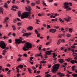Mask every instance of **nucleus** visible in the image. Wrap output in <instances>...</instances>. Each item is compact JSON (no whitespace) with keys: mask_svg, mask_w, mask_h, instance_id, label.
I'll return each instance as SVG.
<instances>
[{"mask_svg":"<svg viewBox=\"0 0 77 77\" xmlns=\"http://www.w3.org/2000/svg\"><path fill=\"white\" fill-rule=\"evenodd\" d=\"M30 12H28L27 11L25 12L22 14V16H21V18L22 19H23L24 18H29V20H31L32 19V17L30 15Z\"/></svg>","mask_w":77,"mask_h":77,"instance_id":"f257e3e1","label":"nucleus"},{"mask_svg":"<svg viewBox=\"0 0 77 77\" xmlns=\"http://www.w3.org/2000/svg\"><path fill=\"white\" fill-rule=\"evenodd\" d=\"M32 45L30 43L27 42L26 43V45L23 47V50L24 51H26L27 50H29V48H32Z\"/></svg>","mask_w":77,"mask_h":77,"instance_id":"f03ea898","label":"nucleus"},{"mask_svg":"<svg viewBox=\"0 0 77 77\" xmlns=\"http://www.w3.org/2000/svg\"><path fill=\"white\" fill-rule=\"evenodd\" d=\"M60 64H56L54 65L53 66V69L51 70V72L53 73H55L57 71V69L59 68Z\"/></svg>","mask_w":77,"mask_h":77,"instance_id":"7ed1b4c3","label":"nucleus"},{"mask_svg":"<svg viewBox=\"0 0 77 77\" xmlns=\"http://www.w3.org/2000/svg\"><path fill=\"white\" fill-rule=\"evenodd\" d=\"M19 38L20 39H15V43L16 44H20L21 43H22V44H24V43H25L26 42V41H23L22 39H23V38L22 37H20Z\"/></svg>","mask_w":77,"mask_h":77,"instance_id":"20e7f679","label":"nucleus"},{"mask_svg":"<svg viewBox=\"0 0 77 77\" xmlns=\"http://www.w3.org/2000/svg\"><path fill=\"white\" fill-rule=\"evenodd\" d=\"M0 47L2 49H5V48H6V50L9 49V47L6 46V44L3 41H1L0 42Z\"/></svg>","mask_w":77,"mask_h":77,"instance_id":"39448f33","label":"nucleus"},{"mask_svg":"<svg viewBox=\"0 0 77 77\" xmlns=\"http://www.w3.org/2000/svg\"><path fill=\"white\" fill-rule=\"evenodd\" d=\"M53 51L52 50H51L50 51H47L46 52V54L45 55V56H46L47 55H51V52Z\"/></svg>","mask_w":77,"mask_h":77,"instance_id":"423d86ee","label":"nucleus"},{"mask_svg":"<svg viewBox=\"0 0 77 77\" xmlns=\"http://www.w3.org/2000/svg\"><path fill=\"white\" fill-rule=\"evenodd\" d=\"M27 7H26L25 8L27 11H28V12H31L32 11V8H31V7L30 6L28 5L27 6Z\"/></svg>","mask_w":77,"mask_h":77,"instance_id":"0eeeda50","label":"nucleus"},{"mask_svg":"<svg viewBox=\"0 0 77 77\" xmlns=\"http://www.w3.org/2000/svg\"><path fill=\"white\" fill-rule=\"evenodd\" d=\"M69 3L68 2H65L64 3V8L65 9H67L68 8L69 6L68 5Z\"/></svg>","mask_w":77,"mask_h":77,"instance_id":"6e6552de","label":"nucleus"},{"mask_svg":"<svg viewBox=\"0 0 77 77\" xmlns=\"http://www.w3.org/2000/svg\"><path fill=\"white\" fill-rule=\"evenodd\" d=\"M61 39H60L58 41V42H57V44L58 45H59L60 44V42H62L63 43H64L65 41V40L64 39H62L61 40Z\"/></svg>","mask_w":77,"mask_h":77,"instance_id":"1a4fd4ad","label":"nucleus"},{"mask_svg":"<svg viewBox=\"0 0 77 77\" xmlns=\"http://www.w3.org/2000/svg\"><path fill=\"white\" fill-rule=\"evenodd\" d=\"M31 35V33L30 32H28V33H24L23 34V36H26V37H28L29 35Z\"/></svg>","mask_w":77,"mask_h":77,"instance_id":"9d476101","label":"nucleus"},{"mask_svg":"<svg viewBox=\"0 0 77 77\" xmlns=\"http://www.w3.org/2000/svg\"><path fill=\"white\" fill-rule=\"evenodd\" d=\"M49 31L50 32L54 33L57 32V30L56 29H51L49 30Z\"/></svg>","mask_w":77,"mask_h":77,"instance_id":"9b49d317","label":"nucleus"},{"mask_svg":"<svg viewBox=\"0 0 77 77\" xmlns=\"http://www.w3.org/2000/svg\"><path fill=\"white\" fill-rule=\"evenodd\" d=\"M70 19H71V17H68L67 18H65L64 20L66 21H69L70 20Z\"/></svg>","mask_w":77,"mask_h":77,"instance_id":"f8f14e48","label":"nucleus"},{"mask_svg":"<svg viewBox=\"0 0 77 77\" xmlns=\"http://www.w3.org/2000/svg\"><path fill=\"white\" fill-rule=\"evenodd\" d=\"M58 75H60V77H63V76H65V74H63V73H57Z\"/></svg>","mask_w":77,"mask_h":77,"instance_id":"ddd939ff","label":"nucleus"},{"mask_svg":"<svg viewBox=\"0 0 77 77\" xmlns=\"http://www.w3.org/2000/svg\"><path fill=\"white\" fill-rule=\"evenodd\" d=\"M59 61L60 63H63L64 62V60L62 59H59Z\"/></svg>","mask_w":77,"mask_h":77,"instance_id":"4468645a","label":"nucleus"},{"mask_svg":"<svg viewBox=\"0 0 77 77\" xmlns=\"http://www.w3.org/2000/svg\"><path fill=\"white\" fill-rule=\"evenodd\" d=\"M73 53L72 54V55H74V54H77V53H76L75 52H74V51H75L74 50V49H71Z\"/></svg>","mask_w":77,"mask_h":77,"instance_id":"2eb2a0df","label":"nucleus"},{"mask_svg":"<svg viewBox=\"0 0 77 77\" xmlns=\"http://www.w3.org/2000/svg\"><path fill=\"white\" fill-rule=\"evenodd\" d=\"M8 3H5L4 4V8H6L7 9H8Z\"/></svg>","mask_w":77,"mask_h":77,"instance_id":"dca6fc26","label":"nucleus"},{"mask_svg":"<svg viewBox=\"0 0 77 77\" xmlns=\"http://www.w3.org/2000/svg\"><path fill=\"white\" fill-rule=\"evenodd\" d=\"M28 30H32L33 29V27L32 26H29L28 28H27Z\"/></svg>","mask_w":77,"mask_h":77,"instance_id":"f3484780","label":"nucleus"},{"mask_svg":"<svg viewBox=\"0 0 77 77\" xmlns=\"http://www.w3.org/2000/svg\"><path fill=\"white\" fill-rule=\"evenodd\" d=\"M72 70L74 71H75V66H74L72 67Z\"/></svg>","mask_w":77,"mask_h":77,"instance_id":"a211bd4d","label":"nucleus"},{"mask_svg":"<svg viewBox=\"0 0 77 77\" xmlns=\"http://www.w3.org/2000/svg\"><path fill=\"white\" fill-rule=\"evenodd\" d=\"M12 8H15V9H18V8L17 6L13 5L12 6Z\"/></svg>","mask_w":77,"mask_h":77,"instance_id":"6ab92c4d","label":"nucleus"},{"mask_svg":"<svg viewBox=\"0 0 77 77\" xmlns=\"http://www.w3.org/2000/svg\"><path fill=\"white\" fill-rule=\"evenodd\" d=\"M21 12L20 11H19L18 12V17H21Z\"/></svg>","mask_w":77,"mask_h":77,"instance_id":"aec40b11","label":"nucleus"},{"mask_svg":"<svg viewBox=\"0 0 77 77\" xmlns=\"http://www.w3.org/2000/svg\"><path fill=\"white\" fill-rule=\"evenodd\" d=\"M17 68H23V65L20 64L19 65V66H17Z\"/></svg>","mask_w":77,"mask_h":77,"instance_id":"412c9836","label":"nucleus"},{"mask_svg":"<svg viewBox=\"0 0 77 77\" xmlns=\"http://www.w3.org/2000/svg\"><path fill=\"white\" fill-rule=\"evenodd\" d=\"M2 66H0V71H1V70L2 71H3V72H4V71H5V69H2Z\"/></svg>","mask_w":77,"mask_h":77,"instance_id":"4be33fe9","label":"nucleus"},{"mask_svg":"<svg viewBox=\"0 0 77 77\" xmlns=\"http://www.w3.org/2000/svg\"><path fill=\"white\" fill-rule=\"evenodd\" d=\"M27 69H28L29 73H32V70H31V69L29 68H28Z\"/></svg>","mask_w":77,"mask_h":77,"instance_id":"5701e85b","label":"nucleus"},{"mask_svg":"<svg viewBox=\"0 0 77 77\" xmlns=\"http://www.w3.org/2000/svg\"><path fill=\"white\" fill-rule=\"evenodd\" d=\"M23 59H21L20 57H19L17 60V61H21Z\"/></svg>","mask_w":77,"mask_h":77,"instance_id":"b1692460","label":"nucleus"},{"mask_svg":"<svg viewBox=\"0 0 77 77\" xmlns=\"http://www.w3.org/2000/svg\"><path fill=\"white\" fill-rule=\"evenodd\" d=\"M42 2H43V5H44L45 6H47V5H46V3H45L44 2V0H42Z\"/></svg>","mask_w":77,"mask_h":77,"instance_id":"393cba45","label":"nucleus"},{"mask_svg":"<svg viewBox=\"0 0 77 77\" xmlns=\"http://www.w3.org/2000/svg\"><path fill=\"white\" fill-rule=\"evenodd\" d=\"M3 8L2 7H0V14H1V11H3Z\"/></svg>","mask_w":77,"mask_h":77,"instance_id":"a878e982","label":"nucleus"},{"mask_svg":"<svg viewBox=\"0 0 77 77\" xmlns=\"http://www.w3.org/2000/svg\"><path fill=\"white\" fill-rule=\"evenodd\" d=\"M23 56V57H27V54L26 53L24 54Z\"/></svg>","mask_w":77,"mask_h":77,"instance_id":"bb28decb","label":"nucleus"},{"mask_svg":"<svg viewBox=\"0 0 77 77\" xmlns=\"http://www.w3.org/2000/svg\"><path fill=\"white\" fill-rule=\"evenodd\" d=\"M64 35L63 34H60L58 36V38H61V37H62V36L63 35Z\"/></svg>","mask_w":77,"mask_h":77,"instance_id":"cd10ccee","label":"nucleus"},{"mask_svg":"<svg viewBox=\"0 0 77 77\" xmlns=\"http://www.w3.org/2000/svg\"><path fill=\"white\" fill-rule=\"evenodd\" d=\"M31 6H33L35 5V3L34 2H32L31 4Z\"/></svg>","mask_w":77,"mask_h":77,"instance_id":"c85d7f7f","label":"nucleus"},{"mask_svg":"<svg viewBox=\"0 0 77 77\" xmlns=\"http://www.w3.org/2000/svg\"><path fill=\"white\" fill-rule=\"evenodd\" d=\"M36 4L38 5V4H39L40 3V1H36L35 2Z\"/></svg>","mask_w":77,"mask_h":77,"instance_id":"c756f323","label":"nucleus"},{"mask_svg":"<svg viewBox=\"0 0 77 77\" xmlns=\"http://www.w3.org/2000/svg\"><path fill=\"white\" fill-rule=\"evenodd\" d=\"M72 75H73V77H77V74H73Z\"/></svg>","mask_w":77,"mask_h":77,"instance_id":"7c9ffc66","label":"nucleus"},{"mask_svg":"<svg viewBox=\"0 0 77 77\" xmlns=\"http://www.w3.org/2000/svg\"><path fill=\"white\" fill-rule=\"evenodd\" d=\"M16 69H17V72H19L20 70H19V69H18V67H16Z\"/></svg>","mask_w":77,"mask_h":77,"instance_id":"2f4dec72","label":"nucleus"},{"mask_svg":"<svg viewBox=\"0 0 77 77\" xmlns=\"http://www.w3.org/2000/svg\"><path fill=\"white\" fill-rule=\"evenodd\" d=\"M9 20V17H7L6 18H5V22H6L7 21V20Z\"/></svg>","mask_w":77,"mask_h":77,"instance_id":"473e14b6","label":"nucleus"},{"mask_svg":"<svg viewBox=\"0 0 77 77\" xmlns=\"http://www.w3.org/2000/svg\"><path fill=\"white\" fill-rule=\"evenodd\" d=\"M11 73V70H9L7 73V74H8V75H10V73Z\"/></svg>","mask_w":77,"mask_h":77,"instance_id":"72a5a7b5","label":"nucleus"},{"mask_svg":"<svg viewBox=\"0 0 77 77\" xmlns=\"http://www.w3.org/2000/svg\"><path fill=\"white\" fill-rule=\"evenodd\" d=\"M70 63H72V64H74V60H72L70 61Z\"/></svg>","mask_w":77,"mask_h":77,"instance_id":"f704fd0d","label":"nucleus"},{"mask_svg":"<svg viewBox=\"0 0 77 77\" xmlns=\"http://www.w3.org/2000/svg\"><path fill=\"white\" fill-rule=\"evenodd\" d=\"M65 48L63 47H61L60 50H64Z\"/></svg>","mask_w":77,"mask_h":77,"instance_id":"c9c22d12","label":"nucleus"},{"mask_svg":"<svg viewBox=\"0 0 77 77\" xmlns=\"http://www.w3.org/2000/svg\"><path fill=\"white\" fill-rule=\"evenodd\" d=\"M50 76H51L49 74H48L47 75H45V77H50Z\"/></svg>","mask_w":77,"mask_h":77,"instance_id":"e433bc0d","label":"nucleus"},{"mask_svg":"<svg viewBox=\"0 0 77 77\" xmlns=\"http://www.w3.org/2000/svg\"><path fill=\"white\" fill-rule=\"evenodd\" d=\"M35 32L36 34H38V31L37 29H35Z\"/></svg>","mask_w":77,"mask_h":77,"instance_id":"4c0bfd02","label":"nucleus"},{"mask_svg":"<svg viewBox=\"0 0 77 77\" xmlns=\"http://www.w3.org/2000/svg\"><path fill=\"white\" fill-rule=\"evenodd\" d=\"M67 72L68 74H72V72H69V71H67Z\"/></svg>","mask_w":77,"mask_h":77,"instance_id":"58836bf2","label":"nucleus"},{"mask_svg":"<svg viewBox=\"0 0 77 77\" xmlns=\"http://www.w3.org/2000/svg\"><path fill=\"white\" fill-rule=\"evenodd\" d=\"M26 32V30L25 29H23L22 31V33H24V32Z\"/></svg>","mask_w":77,"mask_h":77,"instance_id":"ea45409f","label":"nucleus"},{"mask_svg":"<svg viewBox=\"0 0 77 77\" xmlns=\"http://www.w3.org/2000/svg\"><path fill=\"white\" fill-rule=\"evenodd\" d=\"M71 8L70 7H69L66 10V11H68V10H71Z\"/></svg>","mask_w":77,"mask_h":77,"instance_id":"a19ab883","label":"nucleus"},{"mask_svg":"<svg viewBox=\"0 0 77 77\" xmlns=\"http://www.w3.org/2000/svg\"><path fill=\"white\" fill-rule=\"evenodd\" d=\"M21 23H17V26H21Z\"/></svg>","mask_w":77,"mask_h":77,"instance_id":"79ce46f5","label":"nucleus"},{"mask_svg":"<svg viewBox=\"0 0 77 77\" xmlns=\"http://www.w3.org/2000/svg\"><path fill=\"white\" fill-rule=\"evenodd\" d=\"M9 69L8 68H6L5 69V71H8Z\"/></svg>","mask_w":77,"mask_h":77,"instance_id":"37998d69","label":"nucleus"},{"mask_svg":"<svg viewBox=\"0 0 77 77\" xmlns=\"http://www.w3.org/2000/svg\"><path fill=\"white\" fill-rule=\"evenodd\" d=\"M71 30H72V29L71 28L69 29V31L70 33H71V32H72V31H71Z\"/></svg>","mask_w":77,"mask_h":77,"instance_id":"c03bdc74","label":"nucleus"},{"mask_svg":"<svg viewBox=\"0 0 77 77\" xmlns=\"http://www.w3.org/2000/svg\"><path fill=\"white\" fill-rule=\"evenodd\" d=\"M70 60H71V59H70V58H69L67 60V62H70Z\"/></svg>","mask_w":77,"mask_h":77,"instance_id":"a18cd8bd","label":"nucleus"},{"mask_svg":"<svg viewBox=\"0 0 77 77\" xmlns=\"http://www.w3.org/2000/svg\"><path fill=\"white\" fill-rule=\"evenodd\" d=\"M37 56H40V57H42V55L41 54H37Z\"/></svg>","mask_w":77,"mask_h":77,"instance_id":"49530a36","label":"nucleus"},{"mask_svg":"<svg viewBox=\"0 0 77 77\" xmlns=\"http://www.w3.org/2000/svg\"><path fill=\"white\" fill-rule=\"evenodd\" d=\"M21 75V74H20L19 73H18L17 75V77H20V75Z\"/></svg>","mask_w":77,"mask_h":77,"instance_id":"de8ad7c7","label":"nucleus"},{"mask_svg":"<svg viewBox=\"0 0 77 77\" xmlns=\"http://www.w3.org/2000/svg\"><path fill=\"white\" fill-rule=\"evenodd\" d=\"M34 59V57H30V60H32V59Z\"/></svg>","mask_w":77,"mask_h":77,"instance_id":"09e8293b","label":"nucleus"},{"mask_svg":"<svg viewBox=\"0 0 77 77\" xmlns=\"http://www.w3.org/2000/svg\"><path fill=\"white\" fill-rule=\"evenodd\" d=\"M7 67H10V66H11V65H10L9 64H8L7 65Z\"/></svg>","mask_w":77,"mask_h":77,"instance_id":"8fccbe9b","label":"nucleus"},{"mask_svg":"<svg viewBox=\"0 0 77 77\" xmlns=\"http://www.w3.org/2000/svg\"><path fill=\"white\" fill-rule=\"evenodd\" d=\"M40 47H39L38 48V49L39 50H40L41 49V48L42 47V46L40 45Z\"/></svg>","mask_w":77,"mask_h":77,"instance_id":"3c124183","label":"nucleus"},{"mask_svg":"<svg viewBox=\"0 0 77 77\" xmlns=\"http://www.w3.org/2000/svg\"><path fill=\"white\" fill-rule=\"evenodd\" d=\"M36 20L37 21V22H40V21H39V19H36Z\"/></svg>","mask_w":77,"mask_h":77,"instance_id":"603ef678","label":"nucleus"},{"mask_svg":"<svg viewBox=\"0 0 77 77\" xmlns=\"http://www.w3.org/2000/svg\"><path fill=\"white\" fill-rule=\"evenodd\" d=\"M75 54V55H72V56H73L74 57H77V54Z\"/></svg>","mask_w":77,"mask_h":77,"instance_id":"864d4df0","label":"nucleus"},{"mask_svg":"<svg viewBox=\"0 0 77 77\" xmlns=\"http://www.w3.org/2000/svg\"><path fill=\"white\" fill-rule=\"evenodd\" d=\"M11 10H12V11H17V10L14 9V8H11Z\"/></svg>","mask_w":77,"mask_h":77,"instance_id":"5fc2aeb1","label":"nucleus"},{"mask_svg":"<svg viewBox=\"0 0 77 77\" xmlns=\"http://www.w3.org/2000/svg\"><path fill=\"white\" fill-rule=\"evenodd\" d=\"M37 37H38V38H39V37H40V34L38 33V34H37Z\"/></svg>","mask_w":77,"mask_h":77,"instance_id":"6e6d98bb","label":"nucleus"},{"mask_svg":"<svg viewBox=\"0 0 77 77\" xmlns=\"http://www.w3.org/2000/svg\"><path fill=\"white\" fill-rule=\"evenodd\" d=\"M32 68L33 69H36V67H35L34 66H33L32 67Z\"/></svg>","mask_w":77,"mask_h":77,"instance_id":"4d7b16f0","label":"nucleus"},{"mask_svg":"<svg viewBox=\"0 0 77 77\" xmlns=\"http://www.w3.org/2000/svg\"><path fill=\"white\" fill-rule=\"evenodd\" d=\"M15 0H13L12 1V3H13V4H14V3H15Z\"/></svg>","mask_w":77,"mask_h":77,"instance_id":"13d9d810","label":"nucleus"},{"mask_svg":"<svg viewBox=\"0 0 77 77\" xmlns=\"http://www.w3.org/2000/svg\"><path fill=\"white\" fill-rule=\"evenodd\" d=\"M39 41H40V40L39 39H38L36 42L37 43H38V42H39Z\"/></svg>","mask_w":77,"mask_h":77,"instance_id":"bf43d9fd","label":"nucleus"},{"mask_svg":"<svg viewBox=\"0 0 77 77\" xmlns=\"http://www.w3.org/2000/svg\"><path fill=\"white\" fill-rule=\"evenodd\" d=\"M42 50H43V51H45L46 50V49H45V48H44L42 49Z\"/></svg>","mask_w":77,"mask_h":77,"instance_id":"052dcab7","label":"nucleus"},{"mask_svg":"<svg viewBox=\"0 0 77 77\" xmlns=\"http://www.w3.org/2000/svg\"><path fill=\"white\" fill-rule=\"evenodd\" d=\"M51 65H48V68H51Z\"/></svg>","mask_w":77,"mask_h":77,"instance_id":"680f3d73","label":"nucleus"},{"mask_svg":"<svg viewBox=\"0 0 77 77\" xmlns=\"http://www.w3.org/2000/svg\"><path fill=\"white\" fill-rule=\"evenodd\" d=\"M50 44V42H47L46 43V45H48V44Z\"/></svg>","mask_w":77,"mask_h":77,"instance_id":"e2e57ef3","label":"nucleus"},{"mask_svg":"<svg viewBox=\"0 0 77 77\" xmlns=\"http://www.w3.org/2000/svg\"><path fill=\"white\" fill-rule=\"evenodd\" d=\"M70 36H71V35L70 34L67 35V37H70Z\"/></svg>","mask_w":77,"mask_h":77,"instance_id":"0e129e2a","label":"nucleus"},{"mask_svg":"<svg viewBox=\"0 0 77 77\" xmlns=\"http://www.w3.org/2000/svg\"><path fill=\"white\" fill-rule=\"evenodd\" d=\"M14 23H15L16 22H17V20L16 19H14Z\"/></svg>","mask_w":77,"mask_h":77,"instance_id":"69168bd1","label":"nucleus"},{"mask_svg":"<svg viewBox=\"0 0 77 77\" xmlns=\"http://www.w3.org/2000/svg\"><path fill=\"white\" fill-rule=\"evenodd\" d=\"M54 27L55 28V29H59V26H54Z\"/></svg>","mask_w":77,"mask_h":77,"instance_id":"338daca9","label":"nucleus"},{"mask_svg":"<svg viewBox=\"0 0 77 77\" xmlns=\"http://www.w3.org/2000/svg\"><path fill=\"white\" fill-rule=\"evenodd\" d=\"M54 6H57V4L56 3H55L54 4Z\"/></svg>","mask_w":77,"mask_h":77,"instance_id":"774afa93","label":"nucleus"}]
</instances>
